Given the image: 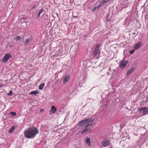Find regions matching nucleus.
Instances as JSON below:
<instances>
[{
	"label": "nucleus",
	"mask_w": 148,
	"mask_h": 148,
	"mask_svg": "<svg viewBox=\"0 0 148 148\" xmlns=\"http://www.w3.org/2000/svg\"><path fill=\"white\" fill-rule=\"evenodd\" d=\"M39 131L37 128L34 127H29L25 130L24 132V134L25 138H33L36 134L38 133Z\"/></svg>",
	"instance_id": "obj_1"
},
{
	"label": "nucleus",
	"mask_w": 148,
	"mask_h": 148,
	"mask_svg": "<svg viewBox=\"0 0 148 148\" xmlns=\"http://www.w3.org/2000/svg\"><path fill=\"white\" fill-rule=\"evenodd\" d=\"M12 57V55L9 53H6L5 54L3 59L1 60V61L5 63L7 62L8 61L10 58Z\"/></svg>",
	"instance_id": "obj_2"
},
{
	"label": "nucleus",
	"mask_w": 148,
	"mask_h": 148,
	"mask_svg": "<svg viewBox=\"0 0 148 148\" xmlns=\"http://www.w3.org/2000/svg\"><path fill=\"white\" fill-rule=\"evenodd\" d=\"M128 62L127 60H122L121 61L120 67L121 68H123L127 65Z\"/></svg>",
	"instance_id": "obj_3"
},
{
	"label": "nucleus",
	"mask_w": 148,
	"mask_h": 148,
	"mask_svg": "<svg viewBox=\"0 0 148 148\" xmlns=\"http://www.w3.org/2000/svg\"><path fill=\"white\" fill-rule=\"evenodd\" d=\"M139 110L140 111L143 112V115H145L148 114V107L146 108V107H144L142 108H140Z\"/></svg>",
	"instance_id": "obj_4"
},
{
	"label": "nucleus",
	"mask_w": 148,
	"mask_h": 148,
	"mask_svg": "<svg viewBox=\"0 0 148 148\" xmlns=\"http://www.w3.org/2000/svg\"><path fill=\"white\" fill-rule=\"evenodd\" d=\"M57 110L55 106H53L51 107V109L49 112V114L51 115L52 114L56 113Z\"/></svg>",
	"instance_id": "obj_5"
},
{
	"label": "nucleus",
	"mask_w": 148,
	"mask_h": 148,
	"mask_svg": "<svg viewBox=\"0 0 148 148\" xmlns=\"http://www.w3.org/2000/svg\"><path fill=\"white\" fill-rule=\"evenodd\" d=\"M91 130V128L89 127L88 125H86L84 127V130L81 132V134H83L84 133L86 132L89 131H90Z\"/></svg>",
	"instance_id": "obj_6"
},
{
	"label": "nucleus",
	"mask_w": 148,
	"mask_h": 148,
	"mask_svg": "<svg viewBox=\"0 0 148 148\" xmlns=\"http://www.w3.org/2000/svg\"><path fill=\"white\" fill-rule=\"evenodd\" d=\"M91 121V119H85L84 120L80 121L83 125L89 123Z\"/></svg>",
	"instance_id": "obj_7"
},
{
	"label": "nucleus",
	"mask_w": 148,
	"mask_h": 148,
	"mask_svg": "<svg viewBox=\"0 0 148 148\" xmlns=\"http://www.w3.org/2000/svg\"><path fill=\"white\" fill-rule=\"evenodd\" d=\"M101 144L103 147H106L109 145V142L107 140H104L101 142Z\"/></svg>",
	"instance_id": "obj_8"
},
{
	"label": "nucleus",
	"mask_w": 148,
	"mask_h": 148,
	"mask_svg": "<svg viewBox=\"0 0 148 148\" xmlns=\"http://www.w3.org/2000/svg\"><path fill=\"white\" fill-rule=\"evenodd\" d=\"M70 79V77L69 75H66L64 78L63 83L64 84L67 83Z\"/></svg>",
	"instance_id": "obj_9"
},
{
	"label": "nucleus",
	"mask_w": 148,
	"mask_h": 148,
	"mask_svg": "<svg viewBox=\"0 0 148 148\" xmlns=\"http://www.w3.org/2000/svg\"><path fill=\"white\" fill-rule=\"evenodd\" d=\"M32 38H27L25 39L24 45H28L29 44V42L31 41Z\"/></svg>",
	"instance_id": "obj_10"
},
{
	"label": "nucleus",
	"mask_w": 148,
	"mask_h": 148,
	"mask_svg": "<svg viewBox=\"0 0 148 148\" xmlns=\"http://www.w3.org/2000/svg\"><path fill=\"white\" fill-rule=\"evenodd\" d=\"M142 45V43L140 42H139L137 43L135 45L134 49L136 50H137L140 46Z\"/></svg>",
	"instance_id": "obj_11"
},
{
	"label": "nucleus",
	"mask_w": 148,
	"mask_h": 148,
	"mask_svg": "<svg viewBox=\"0 0 148 148\" xmlns=\"http://www.w3.org/2000/svg\"><path fill=\"white\" fill-rule=\"evenodd\" d=\"M85 141L88 146H90L91 145V142L90 139L89 138H86Z\"/></svg>",
	"instance_id": "obj_12"
},
{
	"label": "nucleus",
	"mask_w": 148,
	"mask_h": 148,
	"mask_svg": "<svg viewBox=\"0 0 148 148\" xmlns=\"http://www.w3.org/2000/svg\"><path fill=\"white\" fill-rule=\"evenodd\" d=\"M99 51V50H97L96 49H95L94 50V51L93 52L92 55L93 57L95 58L96 57V56L98 54V52Z\"/></svg>",
	"instance_id": "obj_13"
},
{
	"label": "nucleus",
	"mask_w": 148,
	"mask_h": 148,
	"mask_svg": "<svg viewBox=\"0 0 148 148\" xmlns=\"http://www.w3.org/2000/svg\"><path fill=\"white\" fill-rule=\"evenodd\" d=\"M134 69L133 68H131L129 69L127 72L126 75H129L131 74L134 71Z\"/></svg>",
	"instance_id": "obj_14"
},
{
	"label": "nucleus",
	"mask_w": 148,
	"mask_h": 148,
	"mask_svg": "<svg viewBox=\"0 0 148 148\" xmlns=\"http://www.w3.org/2000/svg\"><path fill=\"white\" fill-rule=\"evenodd\" d=\"M44 11V10L43 8L41 9L38 12V14L37 16L38 17H39L40 16V15L41 14H42Z\"/></svg>",
	"instance_id": "obj_15"
},
{
	"label": "nucleus",
	"mask_w": 148,
	"mask_h": 148,
	"mask_svg": "<svg viewBox=\"0 0 148 148\" xmlns=\"http://www.w3.org/2000/svg\"><path fill=\"white\" fill-rule=\"evenodd\" d=\"M15 127L14 126H12L9 131V132L10 133H12V132L14 131Z\"/></svg>",
	"instance_id": "obj_16"
},
{
	"label": "nucleus",
	"mask_w": 148,
	"mask_h": 148,
	"mask_svg": "<svg viewBox=\"0 0 148 148\" xmlns=\"http://www.w3.org/2000/svg\"><path fill=\"white\" fill-rule=\"evenodd\" d=\"M45 83H44L42 84H40L39 87V90H42L44 86Z\"/></svg>",
	"instance_id": "obj_17"
},
{
	"label": "nucleus",
	"mask_w": 148,
	"mask_h": 148,
	"mask_svg": "<svg viewBox=\"0 0 148 148\" xmlns=\"http://www.w3.org/2000/svg\"><path fill=\"white\" fill-rule=\"evenodd\" d=\"M38 93V92L37 91L34 90L33 91L29 93V94L32 95L35 94L36 95Z\"/></svg>",
	"instance_id": "obj_18"
},
{
	"label": "nucleus",
	"mask_w": 148,
	"mask_h": 148,
	"mask_svg": "<svg viewBox=\"0 0 148 148\" xmlns=\"http://www.w3.org/2000/svg\"><path fill=\"white\" fill-rule=\"evenodd\" d=\"M21 36H16L14 38V39L17 41H18L21 39Z\"/></svg>",
	"instance_id": "obj_19"
},
{
	"label": "nucleus",
	"mask_w": 148,
	"mask_h": 148,
	"mask_svg": "<svg viewBox=\"0 0 148 148\" xmlns=\"http://www.w3.org/2000/svg\"><path fill=\"white\" fill-rule=\"evenodd\" d=\"M108 2L107 1H106V0H104L102 1L101 2V3L103 5L105 3H107Z\"/></svg>",
	"instance_id": "obj_20"
},
{
	"label": "nucleus",
	"mask_w": 148,
	"mask_h": 148,
	"mask_svg": "<svg viewBox=\"0 0 148 148\" xmlns=\"http://www.w3.org/2000/svg\"><path fill=\"white\" fill-rule=\"evenodd\" d=\"M83 125H82V123L80 121L77 124V126L79 127H80Z\"/></svg>",
	"instance_id": "obj_21"
},
{
	"label": "nucleus",
	"mask_w": 148,
	"mask_h": 148,
	"mask_svg": "<svg viewBox=\"0 0 148 148\" xmlns=\"http://www.w3.org/2000/svg\"><path fill=\"white\" fill-rule=\"evenodd\" d=\"M100 44H97V45L96 46V47L95 48V49H96L97 50H99V47H100Z\"/></svg>",
	"instance_id": "obj_22"
},
{
	"label": "nucleus",
	"mask_w": 148,
	"mask_h": 148,
	"mask_svg": "<svg viewBox=\"0 0 148 148\" xmlns=\"http://www.w3.org/2000/svg\"><path fill=\"white\" fill-rule=\"evenodd\" d=\"M136 50H135V49H133V50H131V51H130V54H132V53H133L134 52L136 51Z\"/></svg>",
	"instance_id": "obj_23"
},
{
	"label": "nucleus",
	"mask_w": 148,
	"mask_h": 148,
	"mask_svg": "<svg viewBox=\"0 0 148 148\" xmlns=\"http://www.w3.org/2000/svg\"><path fill=\"white\" fill-rule=\"evenodd\" d=\"M10 114L12 115V116H16V112H10Z\"/></svg>",
	"instance_id": "obj_24"
},
{
	"label": "nucleus",
	"mask_w": 148,
	"mask_h": 148,
	"mask_svg": "<svg viewBox=\"0 0 148 148\" xmlns=\"http://www.w3.org/2000/svg\"><path fill=\"white\" fill-rule=\"evenodd\" d=\"M103 5L101 3H100L98 6H96V7L99 8L101 7Z\"/></svg>",
	"instance_id": "obj_25"
},
{
	"label": "nucleus",
	"mask_w": 148,
	"mask_h": 148,
	"mask_svg": "<svg viewBox=\"0 0 148 148\" xmlns=\"http://www.w3.org/2000/svg\"><path fill=\"white\" fill-rule=\"evenodd\" d=\"M86 125H88V126L89 127V126H92L93 125V124L92 123H89Z\"/></svg>",
	"instance_id": "obj_26"
},
{
	"label": "nucleus",
	"mask_w": 148,
	"mask_h": 148,
	"mask_svg": "<svg viewBox=\"0 0 148 148\" xmlns=\"http://www.w3.org/2000/svg\"><path fill=\"white\" fill-rule=\"evenodd\" d=\"M12 94V92L11 90L10 91V92H9V93L8 94V95H11Z\"/></svg>",
	"instance_id": "obj_27"
},
{
	"label": "nucleus",
	"mask_w": 148,
	"mask_h": 148,
	"mask_svg": "<svg viewBox=\"0 0 148 148\" xmlns=\"http://www.w3.org/2000/svg\"><path fill=\"white\" fill-rule=\"evenodd\" d=\"M4 85L2 84H0V88L3 87Z\"/></svg>",
	"instance_id": "obj_28"
},
{
	"label": "nucleus",
	"mask_w": 148,
	"mask_h": 148,
	"mask_svg": "<svg viewBox=\"0 0 148 148\" xmlns=\"http://www.w3.org/2000/svg\"><path fill=\"white\" fill-rule=\"evenodd\" d=\"M36 8V6L35 5H34L32 8V10Z\"/></svg>",
	"instance_id": "obj_29"
},
{
	"label": "nucleus",
	"mask_w": 148,
	"mask_h": 148,
	"mask_svg": "<svg viewBox=\"0 0 148 148\" xmlns=\"http://www.w3.org/2000/svg\"><path fill=\"white\" fill-rule=\"evenodd\" d=\"M44 111V109H41L40 110V112H43Z\"/></svg>",
	"instance_id": "obj_30"
},
{
	"label": "nucleus",
	"mask_w": 148,
	"mask_h": 148,
	"mask_svg": "<svg viewBox=\"0 0 148 148\" xmlns=\"http://www.w3.org/2000/svg\"><path fill=\"white\" fill-rule=\"evenodd\" d=\"M22 25H25V27H26V25H27V24L26 23H25V22H24L23 23H22Z\"/></svg>",
	"instance_id": "obj_31"
},
{
	"label": "nucleus",
	"mask_w": 148,
	"mask_h": 148,
	"mask_svg": "<svg viewBox=\"0 0 148 148\" xmlns=\"http://www.w3.org/2000/svg\"><path fill=\"white\" fill-rule=\"evenodd\" d=\"M99 8H97L96 6V7H94V10L95 11L96 9H99Z\"/></svg>",
	"instance_id": "obj_32"
},
{
	"label": "nucleus",
	"mask_w": 148,
	"mask_h": 148,
	"mask_svg": "<svg viewBox=\"0 0 148 148\" xmlns=\"http://www.w3.org/2000/svg\"><path fill=\"white\" fill-rule=\"evenodd\" d=\"M146 101L147 102H148V97L146 98Z\"/></svg>",
	"instance_id": "obj_33"
},
{
	"label": "nucleus",
	"mask_w": 148,
	"mask_h": 148,
	"mask_svg": "<svg viewBox=\"0 0 148 148\" xmlns=\"http://www.w3.org/2000/svg\"><path fill=\"white\" fill-rule=\"evenodd\" d=\"M77 17V16H74L73 17L74 18H76Z\"/></svg>",
	"instance_id": "obj_34"
},
{
	"label": "nucleus",
	"mask_w": 148,
	"mask_h": 148,
	"mask_svg": "<svg viewBox=\"0 0 148 148\" xmlns=\"http://www.w3.org/2000/svg\"><path fill=\"white\" fill-rule=\"evenodd\" d=\"M110 0H106V1H107L108 2Z\"/></svg>",
	"instance_id": "obj_35"
}]
</instances>
